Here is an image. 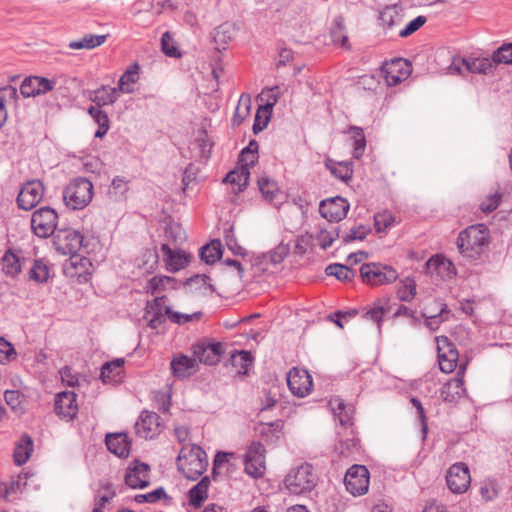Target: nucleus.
I'll return each instance as SVG.
<instances>
[{"mask_svg": "<svg viewBox=\"0 0 512 512\" xmlns=\"http://www.w3.org/2000/svg\"><path fill=\"white\" fill-rule=\"evenodd\" d=\"M222 255V245L218 240H213L201 249L200 256L207 264L215 263Z\"/></svg>", "mask_w": 512, "mask_h": 512, "instance_id": "a18cd8bd", "label": "nucleus"}, {"mask_svg": "<svg viewBox=\"0 0 512 512\" xmlns=\"http://www.w3.org/2000/svg\"><path fill=\"white\" fill-rule=\"evenodd\" d=\"M426 22V18L424 16H418L412 21H410L404 29L399 32L400 37H408L420 29Z\"/></svg>", "mask_w": 512, "mask_h": 512, "instance_id": "e2e57ef3", "label": "nucleus"}, {"mask_svg": "<svg viewBox=\"0 0 512 512\" xmlns=\"http://www.w3.org/2000/svg\"><path fill=\"white\" fill-rule=\"evenodd\" d=\"M58 224V214L51 207H41L35 210L31 216V228L33 233L40 238L51 236Z\"/></svg>", "mask_w": 512, "mask_h": 512, "instance_id": "423d86ee", "label": "nucleus"}, {"mask_svg": "<svg viewBox=\"0 0 512 512\" xmlns=\"http://www.w3.org/2000/svg\"><path fill=\"white\" fill-rule=\"evenodd\" d=\"M116 493L112 483L109 481H102L98 490L97 496L101 497V501H111Z\"/></svg>", "mask_w": 512, "mask_h": 512, "instance_id": "774afa93", "label": "nucleus"}, {"mask_svg": "<svg viewBox=\"0 0 512 512\" xmlns=\"http://www.w3.org/2000/svg\"><path fill=\"white\" fill-rule=\"evenodd\" d=\"M163 253V262L168 272L176 273L186 268L190 262L191 256L183 250L172 249L167 244L161 246Z\"/></svg>", "mask_w": 512, "mask_h": 512, "instance_id": "4be33fe9", "label": "nucleus"}, {"mask_svg": "<svg viewBox=\"0 0 512 512\" xmlns=\"http://www.w3.org/2000/svg\"><path fill=\"white\" fill-rule=\"evenodd\" d=\"M249 176L250 172L247 168L238 166L227 174L224 182L231 184L233 191L238 193L247 187Z\"/></svg>", "mask_w": 512, "mask_h": 512, "instance_id": "2f4dec72", "label": "nucleus"}, {"mask_svg": "<svg viewBox=\"0 0 512 512\" xmlns=\"http://www.w3.org/2000/svg\"><path fill=\"white\" fill-rule=\"evenodd\" d=\"M124 363L125 361L122 358L105 363L101 369L103 382L109 384L118 383L121 380Z\"/></svg>", "mask_w": 512, "mask_h": 512, "instance_id": "c756f323", "label": "nucleus"}, {"mask_svg": "<svg viewBox=\"0 0 512 512\" xmlns=\"http://www.w3.org/2000/svg\"><path fill=\"white\" fill-rule=\"evenodd\" d=\"M258 186L262 195L270 202H274L279 194V188L276 182L268 177H262L258 180Z\"/></svg>", "mask_w": 512, "mask_h": 512, "instance_id": "3c124183", "label": "nucleus"}, {"mask_svg": "<svg viewBox=\"0 0 512 512\" xmlns=\"http://www.w3.org/2000/svg\"><path fill=\"white\" fill-rule=\"evenodd\" d=\"M231 362L238 374L246 375L252 366L253 357L248 351H237L232 354Z\"/></svg>", "mask_w": 512, "mask_h": 512, "instance_id": "ea45409f", "label": "nucleus"}, {"mask_svg": "<svg viewBox=\"0 0 512 512\" xmlns=\"http://www.w3.org/2000/svg\"><path fill=\"white\" fill-rule=\"evenodd\" d=\"M108 450L118 457H128L131 441L125 433H113L106 436Z\"/></svg>", "mask_w": 512, "mask_h": 512, "instance_id": "bb28decb", "label": "nucleus"}, {"mask_svg": "<svg viewBox=\"0 0 512 512\" xmlns=\"http://www.w3.org/2000/svg\"><path fill=\"white\" fill-rule=\"evenodd\" d=\"M235 454L232 452H218L213 461L212 474L214 477L227 476L236 468Z\"/></svg>", "mask_w": 512, "mask_h": 512, "instance_id": "cd10ccee", "label": "nucleus"}, {"mask_svg": "<svg viewBox=\"0 0 512 512\" xmlns=\"http://www.w3.org/2000/svg\"><path fill=\"white\" fill-rule=\"evenodd\" d=\"M2 271L9 277H16L21 273L20 258L12 250H7L2 257Z\"/></svg>", "mask_w": 512, "mask_h": 512, "instance_id": "58836bf2", "label": "nucleus"}, {"mask_svg": "<svg viewBox=\"0 0 512 512\" xmlns=\"http://www.w3.org/2000/svg\"><path fill=\"white\" fill-rule=\"evenodd\" d=\"M261 96L265 97V104L263 107L272 111L273 106L277 103L279 98L278 87L263 90Z\"/></svg>", "mask_w": 512, "mask_h": 512, "instance_id": "69168bd1", "label": "nucleus"}, {"mask_svg": "<svg viewBox=\"0 0 512 512\" xmlns=\"http://www.w3.org/2000/svg\"><path fill=\"white\" fill-rule=\"evenodd\" d=\"M28 473H20L11 478L9 482L0 483V496L5 501H11L17 495L22 494L28 486Z\"/></svg>", "mask_w": 512, "mask_h": 512, "instance_id": "b1692460", "label": "nucleus"}, {"mask_svg": "<svg viewBox=\"0 0 512 512\" xmlns=\"http://www.w3.org/2000/svg\"><path fill=\"white\" fill-rule=\"evenodd\" d=\"M369 482V471L363 465H353L348 469L344 478L347 491L354 496L366 494L369 488Z\"/></svg>", "mask_w": 512, "mask_h": 512, "instance_id": "9d476101", "label": "nucleus"}, {"mask_svg": "<svg viewBox=\"0 0 512 512\" xmlns=\"http://www.w3.org/2000/svg\"><path fill=\"white\" fill-rule=\"evenodd\" d=\"M119 96L118 89L115 87L102 86L92 92L90 98L97 104L96 107L113 104Z\"/></svg>", "mask_w": 512, "mask_h": 512, "instance_id": "473e14b6", "label": "nucleus"}, {"mask_svg": "<svg viewBox=\"0 0 512 512\" xmlns=\"http://www.w3.org/2000/svg\"><path fill=\"white\" fill-rule=\"evenodd\" d=\"M387 309L381 300L376 301L373 305L366 311L364 317L367 320H371L377 324V327L380 329L381 323L384 315L386 314Z\"/></svg>", "mask_w": 512, "mask_h": 512, "instance_id": "5fc2aeb1", "label": "nucleus"}, {"mask_svg": "<svg viewBox=\"0 0 512 512\" xmlns=\"http://www.w3.org/2000/svg\"><path fill=\"white\" fill-rule=\"evenodd\" d=\"M222 353L220 343L196 344L193 346V355L197 362L214 365L219 362Z\"/></svg>", "mask_w": 512, "mask_h": 512, "instance_id": "5701e85b", "label": "nucleus"}, {"mask_svg": "<svg viewBox=\"0 0 512 512\" xmlns=\"http://www.w3.org/2000/svg\"><path fill=\"white\" fill-rule=\"evenodd\" d=\"M164 297H157L152 303H149L146 308L145 318L148 321V326L157 329L164 322V308L161 307Z\"/></svg>", "mask_w": 512, "mask_h": 512, "instance_id": "7c9ffc66", "label": "nucleus"}, {"mask_svg": "<svg viewBox=\"0 0 512 512\" xmlns=\"http://www.w3.org/2000/svg\"><path fill=\"white\" fill-rule=\"evenodd\" d=\"M468 361L459 365L457 376L449 380L443 387L441 396L445 402L456 403L466 395L464 387V375L467 369Z\"/></svg>", "mask_w": 512, "mask_h": 512, "instance_id": "dca6fc26", "label": "nucleus"}, {"mask_svg": "<svg viewBox=\"0 0 512 512\" xmlns=\"http://www.w3.org/2000/svg\"><path fill=\"white\" fill-rule=\"evenodd\" d=\"M44 186L39 180H31L25 183L17 197L19 208L23 210H31L43 198Z\"/></svg>", "mask_w": 512, "mask_h": 512, "instance_id": "2eb2a0df", "label": "nucleus"}, {"mask_svg": "<svg viewBox=\"0 0 512 512\" xmlns=\"http://www.w3.org/2000/svg\"><path fill=\"white\" fill-rule=\"evenodd\" d=\"M360 275L363 282L370 286L390 284L398 278V273L394 268L379 263L363 264L360 268Z\"/></svg>", "mask_w": 512, "mask_h": 512, "instance_id": "39448f33", "label": "nucleus"}, {"mask_svg": "<svg viewBox=\"0 0 512 512\" xmlns=\"http://www.w3.org/2000/svg\"><path fill=\"white\" fill-rule=\"evenodd\" d=\"M162 51L170 57H180V52L169 32H165L161 38Z\"/></svg>", "mask_w": 512, "mask_h": 512, "instance_id": "680f3d73", "label": "nucleus"}, {"mask_svg": "<svg viewBox=\"0 0 512 512\" xmlns=\"http://www.w3.org/2000/svg\"><path fill=\"white\" fill-rule=\"evenodd\" d=\"M252 108L251 97L247 94H242L239 98L234 115V123L240 125L249 115Z\"/></svg>", "mask_w": 512, "mask_h": 512, "instance_id": "49530a36", "label": "nucleus"}, {"mask_svg": "<svg viewBox=\"0 0 512 512\" xmlns=\"http://www.w3.org/2000/svg\"><path fill=\"white\" fill-rule=\"evenodd\" d=\"M139 79V65L133 64L128 67L124 74L120 77L118 82V92L131 93L133 86Z\"/></svg>", "mask_w": 512, "mask_h": 512, "instance_id": "f704fd0d", "label": "nucleus"}, {"mask_svg": "<svg viewBox=\"0 0 512 512\" xmlns=\"http://www.w3.org/2000/svg\"><path fill=\"white\" fill-rule=\"evenodd\" d=\"M57 81L40 76H30L23 80L20 86V93L23 97H37L46 94L54 89Z\"/></svg>", "mask_w": 512, "mask_h": 512, "instance_id": "a211bd4d", "label": "nucleus"}, {"mask_svg": "<svg viewBox=\"0 0 512 512\" xmlns=\"http://www.w3.org/2000/svg\"><path fill=\"white\" fill-rule=\"evenodd\" d=\"M175 288L176 280L170 276H154L147 282L145 287L146 292L152 295Z\"/></svg>", "mask_w": 512, "mask_h": 512, "instance_id": "72a5a7b5", "label": "nucleus"}, {"mask_svg": "<svg viewBox=\"0 0 512 512\" xmlns=\"http://www.w3.org/2000/svg\"><path fill=\"white\" fill-rule=\"evenodd\" d=\"M416 295V282L413 278L407 277L400 281L397 296L401 301L409 302Z\"/></svg>", "mask_w": 512, "mask_h": 512, "instance_id": "8fccbe9b", "label": "nucleus"}, {"mask_svg": "<svg viewBox=\"0 0 512 512\" xmlns=\"http://www.w3.org/2000/svg\"><path fill=\"white\" fill-rule=\"evenodd\" d=\"M332 40L334 43L340 44L342 47H348V37L345 34V29L342 19L335 20V26L331 32Z\"/></svg>", "mask_w": 512, "mask_h": 512, "instance_id": "052dcab7", "label": "nucleus"}, {"mask_svg": "<svg viewBox=\"0 0 512 512\" xmlns=\"http://www.w3.org/2000/svg\"><path fill=\"white\" fill-rule=\"evenodd\" d=\"M106 38V35H84L79 40L71 41L69 43V48L73 50L94 49L101 46L106 41Z\"/></svg>", "mask_w": 512, "mask_h": 512, "instance_id": "4c0bfd02", "label": "nucleus"}, {"mask_svg": "<svg viewBox=\"0 0 512 512\" xmlns=\"http://www.w3.org/2000/svg\"><path fill=\"white\" fill-rule=\"evenodd\" d=\"M492 58L494 64H512V43H506L493 52Z\"/></svg>", "mask_w": 512, "mask_h": 512, "instance_id": "6e6d98bb", "label": "nucleus"}, {"mask_svg": "<svg viewBox=\"0 0 512 512\" xmlns=\"http://www.w3.org/2000/svg\"><path fill=\"white\" fill-rule=\"evenodd\" d=\"M271 113H272V111H270L269 109H267L263 106H260L257 109L256 115H255V121H254V125H253V131L255 134H257L258 132H261L264 128L267 127Z\"/></svg>", "mask_w": 512, "mask_h": 512, "instance_id": "bf43d9fd", "label": "nucleus"}, {"mask_svg": "<svg viewBox=\"0 0 512 512\" xmlns=\"http://www.w3.org/2000/svg\"><path fill=\"white\" fill-rule=\"evenodd\" d=\"M502 200V194L499 190H494L493 192L487 194L485 198L480 203V209L484 213L493 212L498 208Z\"/></svg>", "mask_w": 512, "mask_h": 512, "instance_id": "13d9d810", "label": "nucleus"}, {"mask_svg": "<svg viewBox=\"0 0 512 512\" xmlns=\"http://www.w3.org/2000/svg\"><path fill=\"white\" fill-rule=\"evenodd\" d=\"M209 486L210 479L206 476L190 489L189 499L192 506L198 507L207 499Z\"/></svg>", "mask_w": 512, "mask_h": 512, "instance_id": "e433bc0d", "label": "nucleus"}, {"mask_svg": "<svg viewBox=\"0 0 512 512\" xmlns=\"http://www.w3.org/2000/svg\"><path fill=\"white\" fill-rule=\"evenodd\" d=\"M282 430L283 422L280 420L270 423H261L257 427V431L259 432L260 436L266 441H273L274 439H278L282 434Z\"/></svg>", "mask_w": 512, "mask_h": 512, "instance_id": "37998d69", "label": "nucleus"}, {"mask_svg": "<svg viewBox=\"0 0 512 512\" xmlns=\"http://www.w3.org/2000/svg\"><path fill=\"white\" fill-rule=\"evenodd\" d=\"M349 203L342 197L323 200L319 206V213L330 222H337L346 217Z\"/></svg>", "mask_w": 512, "mask_h": 512, "instance_id": "aec40b11", "label": "nucleus"}, {"mask_svg": "<svg viewBox=\"0 0 512 512\" xmlns=\"http://www.w3.org/2000/svg\"><path fill=\"white\" fill-rule=\"evenodd\" d=\"M326 166L335 177L342 180L343 182H348L351 180L353 175V168L350 162H337L331 159H327Z\"/></svg>", "mask_w": 512, "mask_h": 512, "instance_id": "c9c22d12", "label": "nucleus"}, {"mask_svg": "<svg viewBox=\"0 0 512 512\" xmlns=\"http://www.w3.org/2000/svg\"><path fill=\"white\" fill-rule=\"evenodd\" d=\"M326 274L334 276L340 281H350L354 278V271L348 265L339 263L330 264L326 267Z\"/></svg>", "mask_w": 512, "mask_h": 512, "instance_id": "de8ad7c7", "label": "nucleus"}, {"mask_svg": "<svg viewBox=\"0 0 512 512\" xmlns=\"http://www.w3.org/2000/svg\"><path fill=\"white\" fill-rule=\"evenodd\" d=\"M335 239V233L328 230H321L316 236L318 245L321 246V248L323 249H327L328 247H330L335 241Z\"/></svg>", "mask_w": 512, "mask_h": 512, "instance_id": "338daca9", "label": "nucleus"}, {"mask_svg": "<svg viewBox=\"0 0 512 512\" xmlns=\"http://www.w3.org/2000/svg\"><path fill=\"white\" fill-rule=\"evenodd\" d=\"M177 466L186 478L196 480L208 467L207 454L198 445L184 446L179 452Z\"/></svg>", "mask_w": 512, "mask_h": 512, "instance_id": "f03ea898", "label": "nucleus"}, {"mask_svg": "<svg viewBox=\"0 0 512 512\" xmlns=\"http://www.w3.org/2000/svg\"><path fill=\"white\" fill-rule=\"evenodd\" d=\"M164 312L168 316V318L176 323V324H185L188 322L196 321L200 319L201 313L194 312V313H180L177 311H174L170 307H164Z\"/></svg>", "mask_w": 512, "mask_h": 512, "instance_id": "864d4df0", "label": "nucleus"}, {"mask_svg": "<svg viewBox=\"0 0 512 512\" xmlns=\"http://www.w3.org/2000/svg\"><path fill=\"white\" fill-rule=\"evenodd\" d=\"M93 184L86 178L72 180L63 192V199L67 207L78 210L85 208L93 198Z\"/></svg>", "mask_w": 512, "mask_h": 512, "instance_id": "20e7f679", "label": "nucleus"}, {"mask_svg": "<svg viewBox=\"0 0 512 512\" xmlns=\"http://www.w3.org/2000/svg\"><path fill=\"white\" fill-rule=\"evenodd\" d=\"M4 399L7 405L17 414H23L26 409V398L18 390H6Z\"/></svg>", "mask_w": 512, "mask_h": 512, "instance_id": "79ce46f5", "label": "nucleus"}, {"mask_svg": "<svg viewBox=\"0 0 512 512\" xmlns=\"http://www.w3.org/2000/svg\"><path fill=\"white\" fill-rule=\"evenodd\" d=\"M287 384L291 393L299 398L309 395L313 388L312 377L308 371L296 367L289 371Z\"/></svg>", "mask_w": 512, "mask_h": 512, "instance_id": "4468645a", "label": "nucleus"}, {"mask_svg": "<svg viewBox=\"0 0 512 512\" xmlns=\"http://www.w3.org/2000/svg\"><path fill=\"white\" fill-rule=\"evenodd\" d=\"M83 237L74 229H60L54 235L53 245L62 255H74L82 246Z\"/></svg>", "mask_w": 512, "mask_h": 512, "instance_id": "9b49d317", "label": "nucleus"}, {"mask_svg": "<svg viewBox=\"0 0 512 512\" xmlns=\"http://www.w3.org/2000/svg\"><path fill=\"white\" fill-rule=\"evenodd\" d=\"M161 430L160 417L155 412L143 411L135 424L136 434L144 439L155 438Z\"/></svg>", "mask_w": 512, "mask_h": 512, "instance_id": "f3484780", "label": "nucleus"}, {"mask_svg": "<svg viewBox=\"0 0 512 512\" xmlns=\"http://www.w3.org/2000/svg\"><path fill=\"white\" fill-rule=\"evenodd\" d=\"M395 223V217L389 211H382L374 216V225L378 233L385 232Z\"/></svg>", "mask_w": 512, "mask_h": 512, "instance_id": "4d7b16f0", "label": "nucleus"}, {"mask_svg": "<svg viewBox=\"0 0 512 512\" xmlns=\"http://www.w3.org/2000/svg\"><path fill=\"white\" fill-rule=\"evenodd\" d=\"M489 244V229L484 224L467 227L460 232L457 246L460 253L470 259H478Z\"/></svg>", "mask_w": 512, "mask_h": 512, "instance_id": "f257e3e1", "label": "nucleus"}, {"mask_svg": "<svg viewBox=\"0 0 512 512\" xmlns=\"http://www.w3.org/2000/svg\"><path fill=\"white\" fill-rule=\"evenodd\" d=\"M347 133L353 141V157L359 159L366 148V139L364 132L361 128L356 126L349 127Z\"/></svg>", "mask_w": 512, "mask_h": 512, "instance_id": "a19ab883", "label": "nucleus"}, {"mask_svg": "<svg viewBox=\"0 0 512 512\" xmlns=\"http://www.w3.org/2000/svg\"><path fill=\"white\" fill-rule=\"evenodd\" d=\"M438 363L444 373H452L462 363L459 352L446 336L436 337Z\"/></svg>", "mask_w": 512, "mask_h": 512, "instance_id": "0eeeda50", "label": "nucleus"}, {"mask_svg": "<svg viewBox=\"0 0 512 512\" xmlns=\"http://www.w3.org/2000/svg\"><path fill=\"white\" fill-rule=\"evenodd\" d=\"M446 482L451 492L465 493L471 484L469 468L464 463H455L447 471Z\"/></svg>", "mask_w": 512, "mask_h": 512, "instance_id": "ddd939ff", "label": "nucleus"}, {"mask_svg": "<svg viewBox=\"0 0 512 512\" xmlns=\"http://www.w3.org/2000/svg\"><path fill=\"white\" fill-rule=\"evenodd\" d=\"M91 117L98 124V129L95 132V137L102 138L109 130V118L108 115L102 111L99 107L92 106L88 110Z\"/></svg>", "mask_w": 512, "mask_h": 512, "instance_id": "c03bdc74", "label": "nucleus"}, {"mask_svg": "<svg viewBox=\"0 0 512 512\" xmlns=\"http://www.w3.org/2000/svg\"><path fill=\"white\" fill-rule=\"evenodd\" d=\"M172 374L177 378H186L198 370V362L186 355L175 356L170 363Z\"/></svg>", "mask_w": 512, "mask_h": 512, "instance_id": "a878e982", "label": "nucleus"}, {"mask_svg": "<svg viewBox=\"0 0 512 512\" xmlns=\"http://www.w3.org/2000/svg\"><path fill=\"white\" fill-rule=\"evenodd\" d=\"M77 395L73 391H64L56 395L55 412L67 421L75 418L78 413Z\"/></svg>", "mask_w": 512, "mask_h": 512, "instance_id": "412c9836", "label": "nucleus"}, {"mask_svg": "<svg viewBox=\"0 0 512 512\" xmlns=\"http://www.w3.org/2000/svg\"><path fill=\"white\" fill-rule=\"evenodd\" d=\"M16 356L15 349L4 338H0V363L10 361Z\"/></svg>", "mask_w": 512, "mask_h": 512, "instance_id": "0e129e2a", "label": "nucleus"}, {"mask_svg": "<svg viewBox=\"0 0 512 512\" xmlns=\"http://www.w3.org/2000/svg\"><path fill=\"white\" fill-rule=\"evenodd\" d=\"M495 68V64L493 58L487 57H477V58H463L458 62H454L450 67V73H478V74H488L493 72Z\"/></svg>", "mask_w": 512, "mask_h": 512, "instance_id": "f8f14e48", "label": "nucleus"}, {"mask_svg": "<svg viewBox=\"0 0 512 512\" xmlns=\"http://www.w3.org/2000/svg\"><path fill=\"white\" fill-rule=\"evenodd\" d=\"M50 276V269L42 260H36L29 271V279L37 283H45Z\"/></svg>", "mask_w": 512, "mask_h": 512, "instance_id": "09e8293b", "label": "nucleus"}, {"mask_svg": "<svg viewBox=\"0 0 512 512\" xmlns=\"http://www.w3.org/2000/svg\"><path fill=\"white\" fill-rule=\"evenodd\" d=\"M245 472L252 478H261L266 471L265 448L259 442H253L244 457Z\"/></svg>", "mask_w": 512, "mask_h": 512, "instance_id": "6e6552de", "label": "nucleus"}, {"mask_svg": "<svg viewBox=\"0 0 512 512\" xmlns=\"http://www.w3.org/2000/svg\"><path fill=\"white\" fill-rule=\"evenodd\" d=\"M382 75L388 86H395L405 81L412 72L409 61L403 58H395L386 61L381 68Z\"/></svg>", "mask_w": 512, "mask_h": 512, "instance_id": "1a4fd4ad", "label": "nucleus"}, {"mask_svg": "<svg viewBox=\"0 0 512 512\" xmlns=\"http://www.w3.org/2000/svg\"><path fill=\"white\" fill-rule=\"evenodd\" d=\"M427 270L441 279H450L456 274L454 264L444 256L436 255L427 261Z\"/></svg>", "mask_w": 512, "mask_h": 512, "instance_id": "393cba45", "label": "nucleus"}, {"mask_svg": "<svg viewBox=\"0 0 512 512\" xmlns=\"http://www.w3.org/2000/svg\"><path fill=\"white\" fill-rule=\"evenodd\" d=\"M150 468L146 463L134 460L127 468L125 483L133 489H142L149 485Z\"/></svg>", "mask_w": 512, "mask_h": 512, "instance_id": "6ab92c4d", "label": "nucleus"}, {"mask_svg": "<svg viewBox=\"0 0 512 512\" xmlns=\"http://www.w3.org/2000/svg\"><path fill=\"white\" fill-rule=\"evenodd\" d=\"M33 452V440L32 438L24 434L21 438L16 442L14 452H13V461L17 466L24 465L28 462Z\"/></svg>", "mask_w": 512, "mask_h": 512, "instance_id": "c85d7f7f", "label": "nucleus"}, {"mask_svg": "<svg viewBox=\"0 0 512 512\" xmlns=\"http://www.w3.org/2000/svg\"><path fill=\"white\" fill-rule=\"evenodd\" d=\"M318 477L309 463H302L289 470L284 478V487L293 495H302L312 491L317 485Z\"/></svg>", "mask_w": 512, "mask_h": 512, "instance_id": "7ed1b4c3", "label": "nucleus"}, {"mask_svg": "<svg viewBox=\"0 0 512 512\" xmlns=\"http://www.w3.org/2000/svg\"><path fill=\"white\" fill-rule=\"evenodd\" d=\"M17 97V89L12 86H6L0 89V127L6 122L7 110L6 102L8 99Z\"/></svg>", "mask_w": 512, "mask_h": 512, "instance_id": "603ef678", "label": "nucleus"}]
</instances>
